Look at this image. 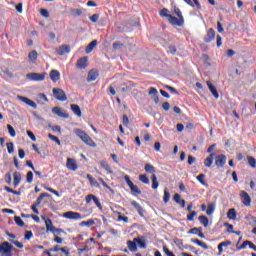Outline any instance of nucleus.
<instances>
[{"instance_id":"obj_1","label":"nucleus","mask_w":256,"mask_h":256,"mask_svg":"<svg viewBox=\"0 0 256 256\" xmlns=\"http://www.w3.org/2000/svg\"><path fill=\"white\" fill-rule=\"evenodd\" d=\"M74 133L80 140L85 143V145H88V147H97V143H95V141H93V139L90 138L89 135L85 133V131L81 129H74Z\"/></svg>"},{"instance_id":"obj_2","label":"nucleus","mask_w":256,"mask_h":256,"mask_svg":"<svg viewBox=\"0 0 256 256\" xmlns=\"http://www.w3.org/2000/svg\"><path fill=\"white\" fill-rule=\"evenodd\" d=\"M13 245L9 242H3L0 244V256H13Z\"/></svg>"},{"instance_id":"obj_3","label":"nucleus","mask_w":256,"mask_h":256,"mask_svg":"<svg viewBox=\"0 0 256 256\" xmlns=\"http://www.w3.org/2000/svg\"><path fill=\"white\" fill-rule=\"evenodd\" d=\"M124 180L126 181L128 187L130 188L132 195H141V190L139 189V187L133 184V181H131L129 175H125Z\"/></svg>"},{"instance_id":"obj_4","label":"nucleus","mask_w":256,"mask_h":256,"mask_svg":"<svg viewBox=\"0 0 256 256\" xmlns=\"http://www.w3.org/2000/svg\"><path fill=\"white\" fill-rule=\"evenodd\" d=\"M43 221H45V225H46V231L47 232H51V233H61L63 232V230L61 229H56L55 226H53V221H51L50 218H47L45 216H42Z\"/></svg>"},{"instance_id":"obj_5","label":"nucleus","mask_w":256,"mask_h":256,"mask_svg":"<svg viewBox=\"0 0 256 256\" xmlns=\"http://www.w3.org/2000/svg\"><path fill=\"white\" fill-rule=\"evenodd\" d=\"M53 95L58 101H67V94L61 88H53Z\"/></svg>"},{"instance_id":"obj_6","label":"nucleus","mask_w":256,"mask_h":256,"mask_svg":"<svg viewBox=\"0 0 256 256\" xmlns=\"http://www.w3.org/2000/svg\"><path fill=\"white\" fill-rule=\"evenodd\" d=\"M46 75V73H28L26 78L29 79V81H45Z\"/></svg>"},{"instance_id":"obj_7","label":"nucleus","mask_w":256,"mask_h":256,"mask_svg":"<svg viewBox=\"0 0 256 256\" xmlns=\"http://www.w3.org/2000/svg\"><path fill=\"white\" fill-rule=\"evenodd\" d=\"M63 217H65V219H74L75 221L85 219V216H82L81 213L73 211H68L64 213Z\"/></svg>"},{"instance_id":"obj_8","label":"nucleus","mask_w":256,"mask_h":256,"mask_svg":"<svg viewBox=\"0 0 256 256\" xmlns=\"http://www.w3.org/2000/svg\"><path fill=\"white\" fill-rule=\"evenodd\" d=\"M85 201L86 203H91V201H93L96 207H98L100 211H103V205H101V201H99V198H97V196L89 194L88 196H86Z\"/></svg>"},{"instance_id":"obj_9","label":"nucleus","mask_w":256,"mask_h":256,"mask_svg":"<svg viewBox=\"0 0 256 256\" xmlns=\"http://www.w3.org/2000/svg\"><path fill=\"white\" fill-rule=\"evenodd\" d=\"M241 201L245 207H251V196L246 191L240 193Z\"/></svg>"},{"instance_id":"obj_10","label":"nucleus","mask_w":256,"mask_h":256,"mask_svg":"<svg viewBox=\"0 0 256 256\" xmlns=\"http://www.w3.org/2000/svg\"><path fill=\"white\" fill-rule=\"evenodd\" d=\"M168 21L171 23V25H175L176 27H183V24L185 23L184 19L176 18L175 16H168Z\"/></svg>"},{"instance_id":"obj_11","label":"nucleus","mask_w":256,"mask_h":256,"mask_svg":"<svg viewBox=\"0 0 256 256\" xmlns=\"http://www.w3.org/2000/svg\"><path fill=\"white\" fill-rule=\"evenodd\" d=\"M225 163H227V156H225L224 154L217 155L215 157L216 167H225Z\"/></svg>"},{"instance_id":"obj_12","label":"nucleus","mask_w":256,"mask_h":256,"mask_svg":"<svg viewBox=\"0 0 256 256\" xmlns=\"http://www.w3.org/2000/svg\"><path fill=\"white\" fill-rule=\"evenodd\" d=\"M66 167L70 171H77V169H79V166L77 165V161H75V159L73 158L67 159Z\"/></svg>"},{"instance_id":"obj_13","label":"nucleus","mask_w":256,"mask_h":256,"mask_svg":"<svg viewBox=\"0 0 256 256\" xmlns=\"http://www.w3.org/2000/svg\"><path fill=\"white\" fill-rule=\"evenodd\" d=\"M131 205H132V207H134V209H136V211H137L138 215H140V217H145V209H143L141 207V204H139L135 200H132Z\"/></svg>"},{"instance_id":"obj_14","label":"nucleus","mask_w":256,"mask_h":256,"mask_svg":"<svg viewBox=\"0 0 256 256\" xmlns=\"http://www.w3.org/2000/svg\"><path fill=\"white\" fill-rule=\"evenodd\" d=\"M52 113H54L55 115H58V117H62L63 119H69V114H67L65 111H63L59 107H54L52 109Z\"/></svg>"},{"instance_id":"obj_15","label":"nucleus","mask_w":256,"mask_h":256,"mask_svg":"<svg viewBox=\"0 0 256 256\" xmlns=\"http://www.w3.org/2000/svg\"><path fill=\"white\" fill-rule=\"evenodd\" d=\"M56 52L58 55L62 56L65 53H71V47L69 45H62L56 48Z\"/></svg>"},{"instance_id":"obj_16","label":"nucleus","mask_w":256,"mask_h":256,"mask_svg":"<svg viewBox=\"0 0 256 256\" xmlns=\"http://www.w3.org/2000/svg\"><path fill=\"white\" fill-rule=\"evenodd\" d=\"M215 39V30L210 28L207 32L206 37L204 38L205 43H211Z\"/></svg>"},{"instance_id":"obj_17","label":"nucleus","mask_w":256,"mask_h":256,"mask_svg":"<svg viewBox=\"0 0 256 256\" xmlns=\"http://www.w3.org/2000/svg\"><path fill=\"white\" fill-rule=\"evenodd\" d=\"M206 85L208 86L209 91L212 93L213 97L217 99L219 97V92H217V88L211 83V81H207Z\"/></svg>"},{"instance_id":"obj_18","label":"nucleus","mask_w":256,"mask_h":256,"mask_svg":"<svg viewBox=\"0 0 256 256\" xmlns=\"http://www.w3.org/2000/svg\"><path fill=\"white\" fill-rule=\"evenodd\" d=\"M50 79L54 83H57V81H59V79H61V73H59V71H57V70H52L50 72Z\"/></svg>"},{"instance_id":"obj_19","label":"nucleus","mask_w":256,"mask_h":256,"mask_svg":"<svg viewBox=\"0 0 256 256\" xmlns=\"http://www.w3.org/2000/svg\"><path fill=\"white\" fill-rule=\"evenodd\" d=\"M77 69H85L87 67V57L80 58L76 63Z\"/></svg>"},{"instance_id":"obj_20","label":"nucleus","mask_w":256,"mask_h":256,"mask_svg":"<svg viewBox=\"0 0 256 256\" xmlns=\"http://www.w3.org/2000/svg\"><path fill=\"white\" fill-rule=\"evenodd\" d=\"M97 77H99V72L96 70H90L88 72V78L87 81L91 82V81H95L97 79Z\"/></svg>"},{"instance_id":"obj_21","label":"nucleus","mask_w":256,"mask_h":256,"mask_svg":"<svg viewBox=\"0 0 256 256\" xmlns=\"http://www.w3.org/2000/svg\"><path fill=\"white\" fill-rule=\"evenodd\" d=\"M158 91L156 90V88H153L151 87L149 92H148V95H152V99H154V102L156 103H159V96L157 95Z\"/></svg>"},{"instance_id":"obj_22","label":"nucleus","mask_w":256,"mask_h":256,"mask_svg":"<svg viewBox=\"0 0 256 256\" xmlns=\"http://www.w3.org/2000/svg\"><path fill=\"white\" fill-rule=\"evenodd\" d=\"M128 249L132 253H137V242H135V239L133 241L128 240L127 241Z\"/></svg>"},{"instance_id":"obj_23","label":"nucleus","mask_w":256,"mask_h":256,"mask_svg":"<svg viewBox=\"0 0 256 256\" xmlns=\"http://www.w3.org/2000/svg\"><path fill=\"white\" fill-rule=\"evenodd\" d=\"M71 111H73L74 115H77V117H81V108L77 104H71L70 106Z\"/></svg>"},{"instance_id":"obj_24","label":"nucleus","mask_w":256,"mask_h":256,"mask_svg":"<svg viewBox=\"0 0 256 256\" xmlns=\"http://www.w3.org/2000/svg\"><path fill=\"white\" fill-rule=\"evenodd\" d=\"M86 179H88V181H90L91 187H97V188L101 187L99 185V182H97V180H95V178H93V176H91V174H87Z\"/></svg>"},{"instance_id":"obj_25","label":"nucleus","mask_w":256,"mask_h":256,"mask_svg":"<svg viewBox=\"0 0 256 256\" xmlns=\"http://www.w3.org/2000/svg\"><path fill=\"white\" fill-rule=\"evenodd\" d=\"M213 157H215V153H211V154L204 160V165H205V167H211V165H213Z\"/></svg>"},{"instance_id":"obj_26","label":"nucleus","mask_w":256,"mask_h":256,"mask_svg":"<svg viewBox=\"0 0 256 256\" xmlns=\"http://www.w3.org/2000/svg\"><path fill=\"white\" fill-rule=\"evenodd\" d=\"M173 199L175 203H177L178 205H181L182 208H185V200L181 199L180 194H175Z\"/></svg>"},{"instance_id":"obj_27","label":"nucleus","mask_w":256,"mask_h":256,"mask_svg":"<svg viewBox=\"0 0 256 256\" xmlns=\"http://www.w3.org/2000/svg\"><path fill=\"white\" fill-rule=\"evenodd\" d=\"M13 177H14V187H18L19 183H21V173L20 172H14Z\"/></svg>"},{"instance_id":"obj_28","label":"nucleus","mask_w":256,"mask_h":256,"mask_svg":"<svg viewBox=\"0 0 256 256\" xmlns=\"http://www.w3.org/2000/svg\"><path fill=\"white\" fill-rule=\"evenodd\" d=\"M187 5H190V7H196V9H201V4L199 3V0H184Z\"/></svg>"},{"instance_id":"obj_29","label":"nucleus","mask_w":256,"mask_h":256,"mask_svg":"<svg viewBox=\"0 0 256 256\" xmlns=\"http://www.w3.org/2000/svg\"><path fill=\"white\" fill-rule=\"evenodd\" d=\"M97 47V40H93L91 43H89L86 47V53L89 54L93 49Z\"/></svg>"},{"instance_id":"obj_30","label":"nucleus","mask_w":256,"mask_h":256,"mask_svg":"<svg viewBox=\"0 0 256 256\" xmlns=\"http://www.w3.org/2000/svg\"><path fill=\"white\" fill-rule=\"evenodd\" d=\"M228 219H231L232 221H235L237 219V212L235 211V208H231L227 213Z\"/></svg>"},{"instance_id":"obj_31","label":"nucleus","mask_w":256,"mask_h":256,"mask_svg":"<svg viewBox=\"0 0 256 256\" xmlns=\"http://www.w3.org/2000/svg\"><path fill=\"white\" fill-rule=\"evenodd\" d=\"M79 225L80 227H92V225H95V220L89 219L88 221H82Z\"/></svg>"},{"instance_id":"obj_32","label":"nucleus","mask_w":256,"mask_h":256,"mask_svg":"<svg viewBox=\"0 0 256 256\" xmlns=\"http://www.w3.org/2000/svg\"><path fill=\"white\" fill-rule=\"evenodd\" d=\"M100 165H101V167L103 168V169H105V171H107L108 173H113V170H111V167L109 166V164L107 163V161H105V160H102L101 162H100Z\"/></svg>"},{"instance_id":"obj_33","label":"nucleus","mask_w":256,"mask_h":256,"mask_svg":"<svg viewBox=\"0 0 256 256\" xmlns=\"http://www.w3.org/2000/svg\"><path fill=\"white\" fill-rule=\"evenodd\" d=\"M134 241H135L136 245H138V247H140V249H147V244H145L143 242V240H141L140 238H134Z\"/></svg>"},{"instance_id":"obj_34","label":"nucleus","mask_w":256,"mask_h":256,"mask_svg":"<svg viewBox=\"0 0 256 256\" xmlns=\"http://www.w3.org/2000/svg\"><path fill=\"white\" fill-rule=\"evenodd\" d=\"M199 221L201 223V225H203L204 227H207L209 225V218H207V216H199Z\"/></svg>"},{"instance_id":"obj_35","label":"nucleus","mask_w":256,"mask_h":256,"mask_svg":"<svg viewBox=\"0 0 256 256\" xmlns=\"http://www.w3.org/2000/svg\"><path fill=\"white\" fill-rule=\"evenodd\" d=\"M151 179H152V189H158L159 181H157V176L155 174H153Z\"/></svg>"},{"instance_id":"obj_36","label":"nucleus","mask_w":256,"mask_h":256,"mask_svg":"<svg viewBox=\"0 0 256 256\" xmlns=\"http://www.w3.org/2000/svg\"><path fill=\"white\" fill-rule=\"evenodd\" d=\"M37 57H38L37 51H31V52L29 53V55H28V59H29V61L32 62V63H33V61H37Z\"/></svg>"},{"instance_id":"obj_37","label":"nucleus","mask_w":256,"mask_h":256,"mask_svg":"<svg viewBox=\"0 0 256 256\" xmlns=\"http://www.w3.org/2000/svg\"><path fill=\"white\" fill-rule=\"evenodd\" d=\"M197 181L201 183L204 187H207V182H205V174H200L196 177Z\"/></svg>"},{"instance_id":"obj_38","label":"nucleus","mask_w":256,"mask_h":256,"mask_svg":"<svg viewBox=\"0 0 256 256\" xmlns=\"http://www.w3.org/2000/svg\"><path fill=\"white\" fill-rule=\"evenodd\" d=\"M44 197H49V193H42L40 196L37 198V200L34 202L36 205H41V202L43 201Z\"/></svg>"},{"instance_id":"obj_39","label":"nucleus","mask_w":256,"mask_h":256,"mask_svg":"<svg viewBox=\"0 0 256 256\" xmlns=\"http://www.w3.org/2000/svg\"><path fill=\"white\" fill-rule=\"evenodd\" d=\"M71 15H73V17H81V15H83V10H81V9H72L71 10Z\"/></svg>"},{"instance_id":"obj_40","label":"nucleus","mask_w":256,"mask_h":256,"mask_svg":"<svg viewBox=\"0 0 256 256\" xmlns=\"http://www.w3.org/2000/svg\"><path fill=\"white\" fill-rule=\"evenodd\" d=\"M139 181H141V183H144V185H149V178L145 174H141L139 176Z\"/></svg>"},{"instance_id":"obj_41","label":"nucleus","mask_w":256,"mask_h":256,"mask_svg":"<svg viewBox=\"0 0 256 256\" xmlns=\"http://www.w3.org/2000/svg\"><path fill=\"white\" fill-rule=\"evenodd\" d=\"M14 221H15L16 225H18V227L25 226V222H23V219H21V217H19V216L14 217Z\"/></svg>"},{"instance_id":"obj_42","label":"nucleus","mask_w":256,"mask_h":256,"mask_svg":"<svg viewBox=\"0 0 256 256\" xmlns=\"http://www.w3.org/2000/svg\"><path fill=\"white\" fill-rule=\"evenodd\" d=\"M144 169L146 173H155V167L151 164H146Z\"/></svg>"},{"instance_id":"obj_43","label":"nucleus","mask_w":256,"mask_h":256,"mask_svg":"<svg viewBox=\"0 0 256 256\" xmlns=\"http://www.w3.org/2000/svg\"><path fill=\"white\" fill-rule=\"evenodd\" d=\"M248 159V163L250 165V167L255 168L256 167V160L253 156H247Z\"/></svg>"},{"instance_id":"obj_44","label":"nucleus","mask_w":256,"mask_h":256,"mask_svg":"<svg viewBox=\"0 0 256 256\" xmlns=\"http://www.w3.org/2000/svg\"><path fill=\"white\" fill-rule=\"evenodd\" d=\"M7 129H8V133L11 137H15L17 135V133L15 132V128H13V126L8 124Z\"/></svg>"},{"instance_id":"obj_45","label":"nucleus","mask_w":256,"mask_h":256,"mask_svg":"<svg viewBox=\"0 0 256 256\" xmlns=\"http://www.w3.org/2000/svg\"><path fill=\"white\" fill-rule=\"evenodd\" d=\"M214 212H215V205L209 204L208 208L206 210V214L207 215H213Z\"/></svg>"},{"instance_id":"obj_46","label":"nucleus","mask_w":256,"mask_h":256,"mask_svg":"<svg viewBox=\"0 0 256 256\" xmlns=\"http://www.w3.org/2000/svg\"><path fill=\"white\" fill-rule=\"evenodd\" d=\"M169 199H171V194L167 189L164 190V198L163 201L164 203H169Z\"/></svg>"},{"instance_id":"obj_47","label":"nucleus","mask_w":256,"mask_h":256,"mask_svg":"<svg viewBox=\"0 0 256 256\" xmlns=\"http://www.w3.org/2000/svg\"><path fill=\"white\" fill-rule=\"evenodd\" d=\"M169 13V10L167 8H163L161 11H160V16L161 17H166L167 19H169V17L171 16V14H168Z\"/></svg>"},{"instance_id":"obj_48","label":"nucleus","mask_w":256,"mask_h":256,"mask_svg":"<svg viewBox=\"0 0 256 256\" xmlns=\"http://www.w3.org/2000/svg\"><path fill=\"white\" fill-rule=\"evenodd\" d=\"M48 137L51 139V141H54L57 145H61V140L57 138V136L53 134H48Z\"/></svg>"},{"instance_id":"obj_49","label":"nucleus","mask_w":256,"mask_h":256,"mask_svg":"<svg viewBox=\"0 0 256 256\" xmlns=\"http://www.w3.org/2000/svg\"><path fill=\"white\" fill-rule=\"evenodd\" d=\"M8 153H14L15 147L13 146V142H8L7 144Z\"/></svg>"},{"instance_id":"obj_50","label":"nucleus","mask_w":256,"mask_h":256,"mask_svg":"<svg viewBox=\"0 0 256 256\" xmlns=\"http://www.w3.org/2000/svg\"><path fill=\"white\" fill-rule=\"evenodd\" d=\"M195 217H197L196 211H192V212H190V214L187 215L188 221H193L195 219Z\"/></svg>"},{"instance_id":"obj_51","label":"nucleus","mask_w":256,"mask_h":256,"mask_svg":"<svg viewBox=\"0 0 256 256\" xmlns=\"http://www.w3.org/2000/svg\"><path fill=\"white\" fill-rule=\"evenodd\" d=\"M27 183H33V172L29 171L26 176Z\"/></svg>"},{"instance_id":"obj_52","label":"nucleus","mask_w":256,"mask_h":256,"mask_svg":"<svg viewBox=\"0 0 256 256\" xmlns=\"http://www.w3.org/2000/svg\"><path fill=\"white\" fill-rule=\"evenodd\" d=\"M224 227H227L228 233H235V231L233 230V225L232 224L224 223Z\"/></svg>"},{"instance_id":"obj_53","label":"nucleus","mask_w":256,"mask_h":256,"mask_svg":"<svg viewBox=\"0 0 256 256\" xmlns=\"http://www.w3.org/2000/svg\"><path fill=\"white\" fill-rule=\"evenodd\" d=\"M26 105H29V107H32L33 109H37V103H35L31 99H28V101L26 102Z\"/></svg>"},{"instance_id":"obj_54","label":"nucleus","mask_w":256,"mask_h":256,"mask_svg":"<svg viewBox=\"0 0 256 256\" xmlns=\"http://www.w3.org/2000/svg\"><path fill=\"white\" fill-rule=\"evenodd\" d=\"M174 13L177 15L178 19H183V14L179 8H174Z\"/></svg>"},{"instance_id":"obj_55","label":"nucleus","mask_w":256,"mask_h":256,"mask_svg":"<svg viewBox=\"0 0 256 256\" xmlns=\"http://www.w3.org/2000/svg\"><path fill=\"white\" fill-rule=\"evenodd\" d=\"M199 231H203V228H201V227L192 228V229H190L189 233H192L193 235H197L199 233Z\"/></svg>"},{"instance_id":"obj_56","label":"nucleus","mask_w":256,"mask_h":256,"mask_svg":"<svg viewBox=\"0 0 256 256\" xmlns=\"http://www.w3.org/2000/svg\"><path fill=\"white\" fill-rule=\"evenodd\" d=\"M46 191H49L50 193H53V195H56V197H61V195L59 194V192L53 188H46Z\"/></svg>"},{"instance_id":"obj_57","label":"nucleus","mask_w":256,"mask_h":256,"mask_svg":"<svg viewBox=\"0 0 256 256\" xmlns=\"http://www.w3.org/2000/svg\"><path fill=\"white\" fill-rule=\"evenodd\" d=\"M163 252H164L165 255H167V256H175V255L173 254V252H171V251L169 250V248H167V246H164V247H163Z\"/></svg>"},{"instance_id":"obj_58","label":"nucleus","mask_w":256,"mask_h":256,"mask_svg":"<svg viewBox=\"0 0 256 256\" xmlns=\"http://www.w3.org/2000/svg\"><path fill=\"white\" fill-rule=\"evenodd\" d=\"M90 21H92V23H97V21H99V14L90 16Z\"/></svg>"},{"instance_id":"obj_59","label":"nucleus","mask_w":256,"mask_h":256,"mask_svg":"<svg viewBox=\"0 0 256 256\" xmlns=\"http://www.w3.org/2000/svg\"><path fill=\"white\" fill-rule=\"evenodd\" d=\"M31 237H33V232H32V231H27V232L25 233L24 239H25L26 241H29V240L31 239Z\"/></svg>"},{"instance_id":"obj_60","label":"nucleus","mask_w":256,"mask_h":256,"mask_svg":"<svg viewBox=\"0 0 256 256\" xmlns=\"http://www.w3.org/2000/svg\"><path fill=\"white\" fill-rule=\"evenodd\" d=\"M13 245H16L18 249H23V243L15 240H10Z\"/></svg>"},{"instance_id":"obj_61","label":"nucleus","mask_w":256,"mask_h":256,"mask_svg":"<svg viewBox=\"0 0 256 256\" xmlns=\"http://www.w3.org/2000/svg\"><path fill=\"white\" fill-rule=\"evenodd\" d=\"M28 137H30L31 141H37V137H35V134H33L30 130L27 131Z\"/></svg>"},{"instance_id":"obj_62","label":"nucleus","mask_w":256,"mask_h":256,"mask_svg":"<svg viewBox=\"0 0 256 256\" xmlns=\"http://www.w3.org/2000/svg\"><path fill=\"white\" fill-rule=\"evenodd\" d=\"M118 221H124V223H129V217L119 215L118 216Z\"/></svg>"},{"instance_id":"obj_63","label":"nucleus","mask_w":256,"mask_h":256,"mask_svg":"<svg viewBox=\"0 0 256 256\" xmlns=\"http://www.w3.org/2000/svg\"><path fill=\"white\" fill-rule=\"evenodd\" d=\"M162 107H163L164 111H169V109H171V105L169 104V102H164L162 104Z\"/></svg>"},{"instance_id":"obj_64","label":"nucleus","mask_w":256,"mask_h":256,"mask_svg":"<svg viewBox=\"0 0 256 256\" xmlns=\"http://www.w3.org/2000/svg\"><path fill=\"white\" fill-rule=\"evenodd\" d=\"M195 161V157H193L192 155L188 156V165H193Z\"/></svg>"}]
</instances>
